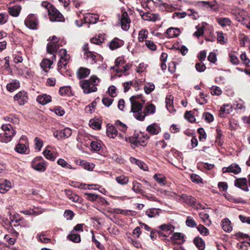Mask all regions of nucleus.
Returning a JSON list of instances; mask_svg holds the SVG:
<instances>
[{"label":"nucleus","mask_w":250,"mask_h":250,"mask_svg":"<svg viewBox=\"0 0 250 250\" xmlns=\"http://www.w3.org/2000/svg\"><path fill=\"white\" fill-rule=\"evenodd\" d=\"M159 228L164 232L170 234L172 233L175 229V227L170 224H164L159 227Z\"/></svg>","instance_id":"nucleus-21"},{"label":"nucleus","mask_w":250,"mask_h":250,"mask_svg":"<svg viewBox=\"0 0 250 250\" xmlns=\"http://www.w3.org/2000/svg\"><path fill=\"white\" fill-rule=\"evenodd\" d=\"M72 134V131L69 128H65L61 130H57L53 133L54 136L58 140L65 139Z\"/></svg>","instance_id":"nucleus-7"},{"label":"nucleus","mask_w":250,"mask_h":250,"mask_svg":"<svg viewBox=\"0 0 250 250\" xmlns=\"http://www.w3.org/2000/svg\"><path fill=\"white\" fill-rule=\"evenodd\" d=\"M124 44L123 41L115 38L111 41L110 43L109 48L111 50L116 49Z\"/></svg>","instance_id":"nucleus-20"},{"label":"nucleus","mask_w":250,"mask_h":250,"mask_svg":"<svg viewBox=\"0 0 250 250\" xmlns=\"http://www.w3.org/2000/svg\"><path fill=\"white\" fill-rule=\"evenodd\" d=\"M146 130L152 135L158 134L160 132V127L154 123L147 126Z\"/></svg>","instance_id":"nucleus-24"},{"label":"nucleus","mask_w":250,"mask_h":250,"mask_svg":"<svg viewBox=\"0 0 250 250\" xmlns=\"http://www.w3.org/2000/svg\"><path fill=\"white\" fill-rule=\"evenodd\" d=\"M42 159V157H37L32 162V167L36 170L38 171H45L46 170V164L43 162H40L37 163L38 160Z\"/></svg>","instance_id":"nucleus-11"},{"label":"nucleus","mask_w":250,"mask_h":250,"mask_svg":"<svg viewBox=\"0 0 250 250\" xmlns=\"http://www.w3.org/2000/svg\"><path fill=\"white\" fill-rule=\"evenodd\" d=\"M148 37V31L146 29H142L139 31L138 36V41L139 42H143L145 39H146Z\"/></svg>","instance_id":"nucleus-44"},{"label":"nucleus","mask_w":250,"mask_h":250,"mask_svg":"<svg viewBox=\"0 0 250 250\" xmlns=\"http://www.w3.org/2000/svg\"><path fill=\"white\" fill-rule=\"evenodd\" d=\"M12 187L10 182L5 180L0 179V192L4 193Z\"/></svg>","instance_id":"nucleus-13"},{"label":"nucleus","mask_w":250,"mask_h":250,"mask_svg":"<svg viewBox=\"0 0 250 250\" xmlns=\"http://www.w3.org/2000/svg\"><path fill=\"white\" fill-rule=\"evenodd\" d=\"M37 102L42 105H45L51 101V97L50 95L46 94L39 95L37 98Z\"/></svg>","instance_id":"nucleus-15"},{"label":"nucleus","mask_w":250,"mask_h":250,"mask_svg":"<svg viewBox=\"0 0 250 250\" xmlns=\"http://www.w3.org/2000/svg\"><path fill=\"white\" fill-rule=\"evenodd\" d=\"M170 239L173 243H176L177 240H182L183 242H185L184 235L180 232H175L170 237Z\"/></svg>","instance_id":"nucleus-38"},{"label":"nucleus","mask_w":250,"mask_h":250,"mask_svg":"<svg viewBox=\"0 0 250 250\" xmlns=\"http://www.w3.org/2000/svg\"><path fill=\"white\" fill-rule=\"evenodd\" d=\"M180 33V31L179 29L172 27L168 28L166 31V34L169 38L177 37Z\"/></svg>","instance_id":"nucleus-23"},{"label":"nucleus","mask_w":250,"mask_h":250,"mask_svg":"<svg viewBox=\"0 0 250 250\" xmlns=\"http://www.w3.org/2000/svg\"><path fill=\"white\" fill-rule=\"evenodd\" d=\"M57 163L59 165L63 167H67L69 169L72 168L71 166L69 165L64 159H60L58 160Z\"/></svg>","instance_id":"nucleus-62"},{"label":"nucleus","mask_w":250,"mask_h":250,"mask_svg":"<svg viewBox=\"0 0 250 250\" xmlns=\"http://www.w3.org/2000/svg\"><path fill=\"white\" fill-rule=\"evenodd\" d=\"M178 196L179 197L178 200L181 202L192 206L196 209H204V207L201 204L196 203V199L191 196L182 194Z\"/></svg>","instance_id":"nucleus-4"},{"label":"nucleus","mask_w":250,"mask_h":250,"mask_svg":"<svg viewBox=\"0 0 250 250\" xmlns=\"http://www.w3.org/2000/svg\"><path fill=\"white\" fill-rule=\"evenodd\" d=\"M80 166L88 171H92L95 167L93 163H90L84 160H81L80 162Z\"/></svg>","instance_id":"nucleus-34"},{"label":"nucleus","mask_w":250,"mask_h":250,"mask_svg":"<svg viewBox=\"0 0 250 250\" xmlns=\"http://www.w3.org/2000/svg\"><path fill=\"white\" fill-rule=\"evenodd\" d=\"M153 177L161 186H164L167 183L166 177L161 173L156 174L154 175Z\"/></svg>","instance_id":"nucleus-29"},{"label":"nucleus","mask_w":250,"mask_h":250,"mask_svg":"<svg viewBox=\"0 0 250 250\" xmlns=\"http://www.w3.org/2000/svg\"><path fill=\"white\" fill-rule=\"evenodd\" d=\"M90 146L92 149L95 151H99L101 148V145L97 141H93L91 143Z\"/></svg>","instance_id":"nucleus-60"},{"label":"nucleus","mask_w":250,"mask_h":250,"mask_svg":"<svg viewBox=\"0 0 250 250\" xmlns=\"http://www.w3.org/2000/svg\"><path fill=\"white\" fill-rule=\"evenodd\" d=\"M217 21L222 27L229 25L231 23L230 20L228 18H218L217 19Z\"/></svg>","instance_id":"nucleus-43"},{"label":"nucleus","mask_w":250,"mask_h":250,"mask_svg":"<svg viewBox=\"0 0 250 250\" xmlns=\"http://www.w3.org/2000/svg\"><path fill=\"white\" fill-rule=\"evenodd\" d=\"M141 95L132 96L130 98L131 111L137 120L143 121L145 117L154 114L156 111L155 106L150 103H147L144 110H142L145 101L141 99Z\"/></svg>","instance_id":"nucleus-1"},{"label":"nucleus","mask_w":250,"mask_h":250,"mask_svg":"<svg viewBox=\"0 0 250 250\" xmlns=\"http://www.w3.org/2000/svg\"><path fill=\"white\" fill-rule=\"evenodd\" d=\"M34 141L35 144V149L38 151H40L43 146V141L37 137H35Z\"/></svg>","instance_id":"nucleus-54"},{"label":"nucleus","mask_w":250,"mask_h":250,"mask_svg":"<svg viewBox=\"0 0 250 250\" xmlns=\"http://www.w3.org/2000/svg\"><path fill=\"white\" fill-rule=\"evenodd\" d=\"M106 135L112 139H115L116 137L121 139H123L124 137L122 133H119L115 125L108 124L106 125Z\"/></svg>","instance_id":"nucleus-6"},{"label":"nucleus","mask_w":250,"mask_h":250,"mask_svg":"<svg viewBox=\"0 0 250 250\" xmlns=\"http://www.w3.org/2000/svg\"><path fill=\"white\" fill-rule=\"evenodd\" d=\"M24 24L29 29H36L38 22L35 15H29L24 21Z\"/></svg>","instance_id":"nucleus-8"},{"label":"nucleus","mask_w":250,"mask_h":250,"mask_svg":"<svg viewBox=\"0 0 250 250\" xmlns=\"http://www.w3.org/2000/svg\"><path fill=\"white\" fill-rule=\"evenodd\" d=\"M173 9V7L169 4L164 2L162 5V6L160 8V9L162 11H171Z\"/></svg>","instance_id":"nucleus-61"},{"label":"nucleus","mask_w":250,"mask_h":250,"mask_svg":"<svg viewBox=\"0 0 250 250\" xmlns=\"http://www.w3.org/2000/svg\"><path fill=\"white\" fill-rule=\"evenodd\" d=\"M83 58L91 64H94L96 62L97 56L91 51L84 52Z\"/></svg>","instance_id":"nucleus-17"},{"label":"nucleus","mask_w":250,"mask_h":250,"mask_svg":"<svg viewBox=\"0 0 250 250\" xmlns=\"http://www.w3.org/2000/svg\"><path fill=\"white\" fill-rule=\"evenodd\" d=\"M1 128L4 132V135L7 140L10 142L12 140L13 137L16 134V132L13 126L10 124H6L1 126Z\"/></svg>","instance_id":"nucleus-9"},{"label":"nucleus","mask_w":250,"mask_h":250,"mask_svg":"<svg viewBox=\"0 0 250 250\" xmlns=\"http://www.w3.org/2000/svg\"><path fill=\"white\" fill-rule=\"evenodd\" d=\"M14 99L17 101L20 105H24L28 101V95L24 91L18 92L14 96Z\"/></svg>","instance_id":"nucleus-10"},{"label":"nucleus","mask_w":250,"mask_h":250,"mask_svg":"<svg viewBox=\"0 0 250 250\" xmlns=\"http://www.w3.org/2000/svg\"><path fill=\"white\" fill-rule=\"evenodd\" d=\"M247 180L245 178H238L235 180L234 185L236 187L245 191H248L249 189L247 186Z\"/></svg>","instance_id":"nucleus-12"},{"label":"nucleus","mask_w":250,"mask_h":250,"mask_svg":"<svg viewBox=\"0 0 250 250\" xmlns=\"http://www.w3.org/2000/svg\"><path fill=\"white\" fill-rule=\"evenodd\" d=\"M223 172H240L241 168L236 164H232L228 167L223 168Z\"/></svg>","instance_id":"nucleus-31"},{"label":"nucleus","mask_w":250,"mask_h":250,"mask_svg":"<svg viewBox=\"0 0 250 250\" xmlns=\"http://www.w3.org/2000/svg\"><path fill=\"white\" fill-rule=\"evenodd\" d=\"M186 224L188 227L190 228H194L197 226V224L193 219V218L191 216H188L186 221Z\"/></svg>","instance_id":"nucleus-49"},{"label":"nucleus","mask_w":250,"mask_h":250,"mask_svg":"<svg viewBox=\"0 0 250 250\" xmlns=\"http://www.w3.org/2000/svg\"><path fill=\"white\" fill-rule=\"evenodd\" d=\"M173 99L174 98L172 95H168L166 98L167 108L171 113L174 111L173 107Z\"/></svg>","instance_id":"nucleus-27"},{"label":"nucleus","mask_w":250,"mask_h":250,"mask_svg":"<svg viewBox=\"0 0 250 250\" xmlns=\"http://www.w3.org/2000/svg\"><path fill=\"white\" fill-rule=\"evenodd\" d=\"M159 209L152 208L147 209L146 211V214L148 217L153 218L159 215Z\"/></svg>","instance_id":"nucleus-36"},{"label":"nucleus","mask_w":250,"mask_h":250,"mask_svg":"<svg viewBox=\"0 0 250 250\" xmlns=\"http://www.w3.org/2000/svg\"><path fill=\"white\" fill-rule=\"evenodd\" d=\"M190 179L193 182L196 183L197 184L203 183V180L202 178L195 173H192L191 175Z\"/></svg>","instance_id":"nucleus-53"},{"label":"nucleus","mask_w":250,"mask_h":250,"mask_svg":"<svg viewBox=\"0 0 250 250\" xmlns=\"http://www.w3.org/2000/svg\"><path fill=\"white\" fill-rule=\"evenodd\" d=\"M90 74V70L87 68L81 67L77 70V76L79 79L87 77Z\"/></svg>","instance_id":"nucleus-19"},{"label":"nucleus","mask_w":250,"mask_h":250,"mask_svg":"<svg viewBox=\"0 0 250 250\" xmlns=\"http://www.w3.org/2000/svg\"><path fill=\"white\" fill-rule=\"evenodd\" d=\"M65 192L67 197L73 202H76L79 200V196L73 194L71 190H65Z\"/></svg>","instance_id":"nucleus-45"},{"label":"nucleus","mask_w":250,"mask_h":250,"mask_svg":"<svg viewBox=\"0 0 250 250\" xmlns=\"http://www.w3.org/2000/svg\"><path fill=\"white\" fill-rule=\"evenodd\" d=\"M155 85L153 83H147L144 87L145 92L146 94H148L154 90Z\"/></svg>","instance_id":"nucleus-50"},{"label":"nucleus","mask_w":250,"mask_h":250,"mask_svg":"<svg viewBox=\"0 0 250 250\" xmlns=\"http://www.w3.org/2000/svg\"><path fill=\"white\" fill-rule=\"evenodd\" d=\"M119 20L122 29L124 31H127L130 28L131 20L126 11L122 12L121 16H119Z\"/></svg>","instance_id":"nucleus-5"},{"label":"nucleus","mask_w":250,"mask_h":250,"mask_svg":"<svg viewBox=\"0 0 250 250\" xmlns=\"http://www.w3.org/2000/svg\"><path fill=\"white\" fill-rule=\"evenodd\" d=\"M84 196H86V199L91 202L95 201L99 197V195L93 193H85Z\"/></svg>","instance_id":"nucleus-52"},{"label":"nucleus","mask_w":250,"mask_h":250,"mask_svg":"<svg viewBox=\"0 0 250 250\" xmlns=\"http://www.w3.org/2000/svg\"><path fill=\"white\" fill-rule=\"evenodd\" d=\"M193 243L199 250H204L205 244L204 240L200 237H196L193 240Z\"/></svg>","instance_id":"nucleus-28"},{"label":"nucleus","mask_w":250,"mask_h":250,"mask_svg":"<svg viewBox=\"0 0 250 250\" xmlns=\"http://www.w3.org/2000/svg\"><path fill=\"white\" fill-rule=\"evenodd\" d=\"M59 93L61 96H69L72 95L71 88L69 86H62L60 87Z\"/></svg>","instance_id":"nucleus-35"},{"label":"nucleus","mask_w":250,"mask_h":250,"mask_svg":"<svg viewBox=\"0 0 250 250\" xmlns=\"http://www.w3.org/2000/svg\"><path fill=\"white\" fill-rule=\"evenodd\" d=\"M89 126L94 129H100L101 128V123L97 119H92L89 121Z\"/></svg>","instance_id":"nucleus-32"},{"label":"nucleus","mask_w":250,"mask_h":250,"mask_svg":"<svg viewBox=\"0 0 250 250\" xmlns=\"http://www.w3.org/2000/svg\"><path fill=\"white\" fill-rule=\"evenodd\" d=\"M100 82V79L94 75L91 76L89 79L81 81L80 85L84 94H89L97 91V85Z\"/></svg>","instance_id":"nucleus-2"},{"label":"nucleus","mask_w":250,"mask_h":250,"mask_svg":"<svg viewBox=\"0 0 250 250\" xmlns=\"http://www.w3.org/2000/svg\"><path fill=\"white\" fill-rule=\"evenodd\" d=\"M142 19L145 21H155L158 19L159 15L156 14L149 12L141 14Z\"/></svg>","instance_id":"nucleus-16"},{"label":"nucleus","mask_w":250,"mask_h":250,"mask_svg":"<svg viewBox=\"0 0 250 250\" xmlns=\"http://www.w3.org/2000/svg\"><path fill=\"white\" fill-rule=\"evenodd\" d=\"M132 189L137 193H143V190L142 189V186L141 184L137 182L136 181H134L133 182V187L132 188Z\"/></svg>","instance_id":"nucleus-46"},{"label":"nucleus","mask_w":250,"mask_h":250,"mask_svg":"<svg viewBox=\"0 0 250 250\" xmlns=\"http://www.w3.org/2000/svg\"><path fill=\"white\" fill-rule=\"evenodd\" d=\"M49 147V146H47L46 147L45 149L43 152V154L46 159L54 161L55 160V157L53 155V153L47 149Z\"/></svg>","instance_id":"nucleus-42"},{"label":"nucleus","mask_w":250,"mask_h":250,"mask_svg":"<svg viewBox=\"0 0 250 250\" xmlns=\"http://www.w3.org/2000/svg\"><path fill=\"white\" fill-rule=\"evenodd\" d=\"M197 229L202 235H207L209 233L208 229L202 225L198 226L197 227Z\"/></svg>","instance_id":"nucleus-56"},{"label":"nucleus","mask_w":250,"mask_h":250,"mask_svg":"<svg viewBox=\"0 0 250 250\" xmlns=\"http://www.w3.org/2000/svg\"><path fill=\"white\" fill-rule=\"evenodd\" d=\"M195 68L197 71L198 72H203L205 70L206 67L205 64L202 62H200L199 63H196L195 65Z\"/></svg>","instance_id":"nucleus-64"},{"label":"nucleus","mask_w":250,"mask_h":250,"mask_svg":"<svg viewBox=\"0 0 250 250\" xmlns=\"http://www.w3.org/2000/svg\"><path fill=\"white\" fill-rule=\"evenodd\" d=\"M185 118L190 123H193L195 121V118L190 111H186L185 114Z\"/></svg>","instance_id":"nucleus-57"},{"label":"nucleus","mask_w":250,"mask_h":250,"mask_svg":"<svg viewBox=\"0 0 250 250\" xmlns=\"http://www.w3.org/2000/svg\"><path fill=\"white\" fill-rule=\"evenodd\" d=\"M232 110V107L229 104L224 105L220 109V116H223L224 114H229Z\"/></svg>","instance_id":"nucleus-40"},{"label":"nucleus","mask_w":250,"mask_h":250,"mask_svg":"<svg viewBox=\"0 0 250 250\" xmlns=\"http://www.w3.org/2000/svg\"><path fill=\"white\" fill-rule=\"evenodd\" d=\"M203 116L204 118L205 121L208 123L212 122L214 120L213 115L208 112L204 113Z\"/></svg>","instance_id":"nucleus-58"},{"label":"nucleus","mask_w":250,"mask_h":250,"mask_svg":"<svg viewBox=\"0 0 250 250\" xmlns=\"http://www.w3.org/2000/svg\"><path fill=\"white\" fill-rule=\"evenodd\" d=\"M15 150L18 153H24L26 152L27 147L25 145L19 143L15 147Z\"/></svg>","instance_id":"nucleus-48"},{"label":"nucleus","mask_w":250,"mask_h":250,"mask_svg":"<svg viewBox=\"0 0 250 250\" xmlns=\"http://www.w3.org/2000/svg\"><path fill=\"white\" fill-rule=\"evenodd\" d=\"M67 238L69 240L74 243H79L81 240L80 235L74 233L73 230L68 235Z\"/></svg>","instance_id":"nucleus-39"},{"label":"nucleus","mask_w":250,"mask_h":250,"mask_svg":"<svg viewBox=\"0 0 250 250\" xmlns=\"http://www.w3.org/2000/svg\"><path fill=\"white\" fill-rule=\"evenodd\" d=\"M21 10V7L17 5L8 8L9 13L13 17H17L19 15Z\"/></svg>","instance_id":"nucleus-26"},{"label":"nucleus","mask_w":250,"mask_h":250,"mask_svg":"<svg viewBox=\"0 0 250 250\" xmlns=\"http://www.w3.org/2000/svg\"><path fill=\"white\" fill-rule=\"evenodd\" d=\"M59 53L60 56V60L63 61L64 62L63 65L66 66L67 64L68 61L70 59L69 55L67 54L66 50L65 49H61L60 50Z\"/></svg>","instance_id":"nucleus-25"},{"label":"nucleus","mask_w":250,"mask_h":250,"mask_svg":"<svg viewBox=\"0 0 250 250\" xmlns=\"http://www.w3.org/2000/svg\"><path fill=\"white\" fill-rule=\"evenodd\" d=\"M20 82L17 80H13L11 82L8 83L6 85V88L9 92H13L20 87Z\"/></svg>","instance_id":"nucleus-18"},{"label":"nucleus","mask_w":250,"mask_h":250,"mask_svg":"<svg viewBox=\"0 0 250 250\" xmlns=\"http://www.w3.org/2000/svg\"><path fill=\"white\" fill-rule=\"evenodd\" d=\"M230 62L233 64L237 65L239 63V61L235 53H230L229 54Z\"/></svg>","instance_id":"nucleus-55"},{"label":"nucleus","mask_w":250,"mask_h":250,"mask_svg":"<svg viewBox=\"0 0 250 250\" xmlns=\"http://www.w3.org/2000/svg\"><path fill=\"white\" fill-rule=\"evenodd\" d=\"M42 6L47 10L51 21H62L64 20L62 14L51 3L47 1H43L42 3Z\"/></svg>","instance_id":"nucleus-3"},{"label":"nucleus","mask_w":250,"mask_h":250,"mask_svg":"<svg viewBox=\"0 0 250 250\" xmlns=\"http://www.w3.org/2000/svg\"><path fill=\"white\" fill-rule=\"evenodd\" d=\"M222 93V90L218 86H212L211 88V94L212 95L219 96Z\"/></svg>","instance_id":"nucleus-59"},{"label":"nucleus","mask_w":250,"mask_h":250,"mask_svg":"<svg viewBox=\"0 0 250 250\" xmlns=\"http://www.w3.org/2000/svg\"><path fill=\"white\" fill-rule=\"evenodd\" d=\"M5 121L12 123L13 124H18L19 120L15 115L11 114L4 118Z\"/></svg>","instance_id":"nucleus-47"},{"label":"nucleus","mask_w":250,"mask_h":250,"mask_svg":"<svg viewBox=\"0 0 250 250\" xmlns=\"http://www.w3.org/2000/svg\"><path fill=\"white\" fill-rule=\"evenodd\" d=\"M222 227L224 230L230 232L232 230L230 221L227 218L224 219L222 221Z\"/></svg>","instance_id":"nucleus-30"},{"label":"nucleus","mask_w":250,"mask_h":250,"mask_svg":"<svg viewBox=\"0 0 250 250\" xmlns=\"http://www.w3.org/2000/svg\"><path fill=\"white\" fill-rule=\"evenodd\" d=\"M53 62L50 60L44 59L42 61L40 65L44 71L47 72L48 70L51 68V66Z\"/></svg>","instance_id":"nucleus-22"},{"label":"nucleus","mask_w":250,"mask_h":250,"mask_svg":"<svg viewBox=\"0 0 250 250\" xmlns=\"http://www.w3.org/2000/svg\"><path fill=\"white\" fill-rule=\"evenodd\" d=\"M96 103L93 102L88 105L86 106L85 108V112L89 113H91L93 112L95 106H96Z\"/></svg>","instance_id":"nucleus-63"},{"label":"nucleus","mask_w":250,"mask_h":250,"mask_svg":"<svg viewBox=\"0 0 250 250\" xmlns=\"http://www.w3.org/2000/svg\"><path fill=\"white\" fill-rule=\"evenodd\" d=\"M116 181L121 185L126 184L128 182V178L123 175L116 177Z\"/></svg>","instance_id":"nucleus-51"},{"label":"nucleus","mask_w":250,"mask_h":250,"mask_svg":"<svg viewBox=\"0 0 250 250\" xmlns=\"http://www.w3.org/2000/svg\"><path fill=\"white\" fill-rule=\"evenodd\" d=\"M115 126L123 133H125L127 130V127L126 125L122 123L120 121L117 120L115 123Z\"/></svg>","instance_id":"nucleus-41"},{"label":"nucleus","mask_w":250,"mask_h":250,"mask_svg":"<svg viewBox=\"0 0 250 250\" xmlns=\"http://www.w3.org/2000/svg\"><path fill=\"white\" fill-rule=\"evenodd\" d=\"M59 47L58 43H48L47 44V51L49 54H53L56 52Z\"/></svg>","instance_id":"nucleus-33"},{"label":"nucleus","mask_w":250,"mask_h":250,"mask_svg":"<svg viewBox=\"0 0 250 250\" xmlns=\"http://www.w3.org/2000/svg\"><path fill=\"white\" fill-rule=\"evenodd\" d=\"M199 216L206 226H208L211 224V220L209 219V216L208 214L204 212H201L199 213Z\"/></svg>","instance_id":"nucleus-37"},{"label":"nucleus","mask_w":250,"mask_h":250,"mask_svg":"<svg viewBox=\"0 0 250 250\" xmlns=\"http://www.w3.org/2000/svg\"><path fill=\"white\" fill-rule=\"evenodd\" d=\"M99 16L97 14L87 13L84 15L83 19L85 22L95 23L99 20Z\"/></svg>","instance_id":"nucleus-14"}]
</instances>
